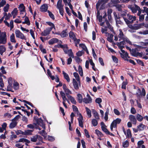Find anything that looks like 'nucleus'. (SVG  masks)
<instances>
[{"label":"nucleus","instance_id":"nucleus-1","mask_svg":"<svg viewBox=\"0 0 148 148\" xmlns=\"http://www.w3.org/2000/svg\"><path fill=\"white\" fill-rule=\"evenodd\" d=\"M119 34L118 36H114V40L115 41L118 40L119 42L116 43V45L118 46L120 49L123 48L124 47L123 45L127 43L130 45H132L131 42L129 39L126 36L123 32L121 29L119 30Z\"/></svg>","mask_w":148,"mask_h":148},{"label":"nucleus","instance_id":"nucleus-2","mask_svg":"<svg viewBox=\"0 0 148 148\" xmlns=\"http://www.w3.org/2000/svg\"><path fill=\"white\" fill-rule=\"evenodd\" d=\"M108 0H99L96 5V8L98 9H102L104 5L106 3Z\"/></svg>","mask_w":148,"mask_h":148},{"label":"nucleus","instance_id":"nucleus-3","mask_svg":"<svg viewBox=\"0 0 148 148\" xmlns=\"http://www.w3.org/2000/svg\"><path fill=\"white\" fill-rule=\"evenodd\" d=\"M7 40L6 32H1V44H5L6 43Z\"/></svg>","mask_w":148,"mask_h":148},{"label":"nucleus","instance_id":"nucleus-4","mask_svg":"<svg viewBox=\"0 0 148 148\" xmlns=\"http://www.w3.org/2000/svg\"><path fill=\"white\" fill-rule=\"evenodd\" d=\"M121 121V120L119 118H117L116 119L113 121L110 125V129L112 131L113 130V128H116L117 124H119Z\"/></svg>","mask_w":148,"mask_h":148},{"label":"nucleus","instance_id":"nucleus-5","mask_svg":"<svg viewBox=\"0 0 148 148\" xmlns=\"http://www.w3.org/2000/svg\"><path fill=\"white\" fill-rule=\"evenodd\" d=\"M15 33L16 38H20L22 40L26 39L25 37L20 30L16 29L15 31Z\"/></svg>","mask_w":148,"mask_h":148},{"label":"nucleus","instance_id":"nucleus-6","mask_svg":"<svg viewBox=\"0 0 148 148\" xmlns=\"http://www.w3.org/2000/svg\"><path fill=\"white\" fill-rule=\"evenodd\" d=\"M62 88L67 97L70 96V94H72L71 91L67 88L66 85L65 84H63Z\"/></svg>","mask_w":148,"mask_h":148},{"label":"nucleus","instance_id":"nucleus-7","mask_svg":"<svg viewBox=\"0 0 148 148\" xmlns=\"http://www.w3.org/2000/svg\"><path fill=\"white\" fill-rule=\"evenodd\" d=\"M145 91L144 88H142V91L139 88H138L137 90V92L136 93V95L138 97H140L142 95L144 96H145Z\"/></svg>","mask_w":148,"mask_h":148},{"label":"nucleus","instance_id":"nucleus-8","mask_svg":"<svg viewBox=\"0 0 148 148\" xmlns=\"http://www.w3.org/2000/svg\"><path fill=\"white\" fill-rule=\"evenodd\" d=\"M87 97L83 99V101L85 103H90L92 102V99L89 94H88L86 96Z\"/></svg>","mask_w":148,"mask_h":148},{"label":"nucleus","instance_id":"nucleus-9","mask_svg":"<svg viewBox=\"0 0 148 148\" xmlns=\"http://www.w3.org/2000/svg\"><path fill=\"white\" fill-rule=\"evenodd\" d=\"M123 48L120 49L121 53H120L121 57L125 60H127V58H129L128 53L125 52L124 50L122 49Z\"/></svg>","mask_w":148,"mask_h":148},{"label":"nucleus","instance_id":"nucleus-10","mask_svg":"<svg viewBox=\"0 0 148 148\" xmlns=\"http://www.w3.org/2000/svg\"><path fill=\"white\" fill-rule=\"evenodd\" d=\"M51 30V28H46L43 32H42L41 35L42 36H46L50 34V33Z\"/></svg>","mask_w":148,"mask_h":148},{"label":"nucleus","instance_id":"nucleus-11","mask_svg":"<svg viewBox=\"0 0 148 148\" xmlns=\"http://www.w3.org/2000/svg\"><path fill=\"white\" fill-rule=\"evenodd\" d=\"M129 119L133 124L136 125L137 123V120L135 116L133 115H130Z\"/></svg>","mask_w":148,"mask_h":148},{"label":"nucleus","instance_id":"nucleus-12","mask_svg":"<svg viewBox=\"0 0 148 148\" xmlns=\"http://www.w3.org/2000/svg\"><path fill=\"white\" fill-rule=\"evenodd\" d=\"M36 122L37 124L41 126L43 129H45V125L43 123L42 120L41 118L37 119L36 120Z\"/></svg>","mask_w":148,"mask_h":148},{"label":"nucleus","instance_id":"nucleus-13","mask_svg":"<svg viewBox=\"0 0 148 148\" xmlns=\"http://www.w3.org/2000/svg\"><path fill=\"white\" fill-rule=\"evenodd\" d=\"M4 23H5V25L8 27H10V30L12 29L14 27L13 23L14 21L13 20H11L10 22V24L7 22V21L5 19L3 21Z\"/></svg>","mask_w":148,"mask_h":148},{"label":"nucleus","instance_id":"nucleus-14","mask_svg":"<svg viewBox=\"0 0 148 148\" xmlns=\"http://www.w3.org/2000/svg\"><path fill=\"white\" fill-rule=\"evenodd\" d=\"M78 120L79 126L81 127H83V117L82 114L80 115V116H79V117L78 118Z\"/></svg>","mask_w":148,"mask_h":148},{"label":"nucleus","instance_id":"nucleus-15","mask_svg":"<svg viewBox=\"0 0 148 148\" xmlns=\"http://www.w3.org/2000/svg\"><path fill=\"white\" fill-rule=\"evenodd\" d=\"M62 3V0H58L56 5L57 8L58 9H63V5Z\"/></svg>","mask_w":148,"mask_h":148},{"label":"nucleus","instance_id":"nucleus-16","mask_svg":"<svg viewBox=\"0 0 148 148\" xmlns=\"http://www.w3.org/2000/svg\"><path fill=\"white\" fill-rule=\"evenodd\" d=\"M137 128L139 130V131H140L143 130L144 129H145L146 127L145 125L140 123L139 125L137 126Z\"/></svg>","mask_w":148,"mask_h":148},{"label":"nucleus","instance_id":"nucleus-17","mask_svg":"<svg viewBox=\"0 0 148 148\" xmlns=\"http://www.w3.org/2000/svg\"><path fill=\"white\" fill-rule=\"evenodd\" d=\"M11 16V15L9 13L7 15V13L5 12L4 13V16L1 19V21H2L4 18H5V20L8 19Z\"/></svg>","mask_w":148,"mask_h":148},{"label":"nucleus","instance_id":"nucleus-18","mask_svg":"<svg viewBox=\"0 0 148 148\" xmlns=\"http://www.w3.org/2000/svg\"><path fill=\"white\" fill-rule=\"evenodd\" d=\"M73 83L74 88L76 90H78L79 89V85H78L77 82L74 79H73Z\"/></svg>","mask_w":148,"mask_h":148},{"label":"nucleus","instance_id":"nucleus-19","mask_svg":"<svg viewBox=\"0 0 148 148\" xmlns=\"http://www.w3.org/2000/svg\"><path fill=\"white\" fill-rule=\"evenodd\" d=\"M127 17H128L130 21V23H132L134 21L136 20V17L132 15H130L128 14H127Z\"/></svg>","mask_w":148,"mask_h":148},{"label":"nucleus","instance_id":"nucleus-20","mask_svg":"<svg viewBox=\"0 0 148 148\" xmlns=\"http://www.w3.org/2000/svg\"><path fill=\"white\" fill-rule=\"evenodd\" d=\"M92 112L93 114V116L95 119H96L97 120H99V117L97 112L94 109L92 110Z\"/></svg>","mask_w":148,"mask_h":148},{"label":"nucleus","instance_id":"nucleus-21","mask_svg":"<svg viewBox=\"0 0 148 148\" xmlns=\"http://www.w3.org/2000/svg\"><path fill=\"white\" fill-rule=\"evenodd\" d=\"M58 41V40L57 38H53L49 41V43L50 45H52L54 43L57 42Z\"/></svg>","mask_w":148,"mask_h":148},{"label":"nucleus","instance_id":"nucleus-22","mask_svg":"<svg viewBox=\"0 0 148 148\" xmlns=\"http://www.w3.org/2000/svg\"><path fill=\"white\" fill-rule=\"evenodd\" d=\"M38 138H40L41 139L42 138V137L41 136L38 135H36L31 137V140L32 142H36L37 141V139Z\"/></svg>","mask_w":148,"mask_h":148},{"label":"nucleus","instance_id":"nucleus-23","mask_svg":"<svg viewBox=\"0 0 148 148\" xmlns=\"http://www.w3.org/2000/svg\"><path fill=\"white\" fill-rule=\"evenodd\" d=\"M43 129V130L42 131H39L38 132V133L42 135V136H43L44 138H46L47 137V133L45 131V129Z\"/></svg>","mask_w":148,"mask_h":148},{"label":"nucleus","instance_id":"nucleus-24","mask_svg":"<svg viewBox=\"0 0 148 148\" xmlns=\"http://www.w3.org/2000/svg\"><path fill=\"white\" fill-rule=\"evenodd\" d=\"M62 73L63 74L64 78L66 80L67 82H69L70 81V79L68 75L64 71H62Z\"/></svg>","mask_w":148,"mask_h":148},{"label":"nucleus","instance_id":"nucleus-25","mask_svg":"<svg viewBox=\"0 0 148 148\" xmlns=\"http://www.w3.org/2000/svg\"><path fill=\"white\" fill-rule=\"evenodd\" d=\"M69 36L70 38L73 39V40H76V36L75 34L73 32L71 31L69 33Z\"/></svg>","mask_w":148,"mask_h":148},{"label":"nucleus","instance_id":"nucleus-26","mask_svg":"<svg viewBox=\"0 0 148 148\" xmlns=\"http://www.w3.org/2000/svg\"><path fill=\"white\" fill-rule=\"evenodd\" d=\"M32 132V131L31 130H26L24 132H22V134L23 135H29L31 134Z\"/></svg>","mask_w":148,"mask_h":148},{"label":"nucleus","instance_id":"nucleus-27","mask_svg":"<svg viewBox=\"0 0 148 148\" xmlns=\"http://www.w3.org/2000/svg\"><path fill=\"white\" fill-rule=\"evenodd\" d=\"M17 124V122L16 121H12V122L9 125V127L10 129H12L15 127Z\"/></svg>","mask_w":148,"mask_h":148},{"label":"nucleus","instance_id":"nucleus-28","mask_svg":"<svg viewBox=\"0 0 148 148\" xmlns=\"http://www.w3.org/2000/svg\"><path fill=\"white\" fill-rule=\"evenodd\" d=\"M119 1V0H111V2L108 4V6L110 7H112L114 5L113 3H116Z\"/></svg>","mask_w":148,"mask_h":148},{"label":"nucleus","instance_id":"nucleus-29","mask_svg":"<svg viewBox=\"0 0 148 148\" xmlns=\"http://www.w3.org/2000/svg\"><path fill=\"white\" fill-rule=\"evenodd\" d=\"M136 120L139 121H142L143 120V116L139 114H137L136 115Z\"/></svg>","mask_w":148,"mask_h":148},{"label":"nucleus","instance_id":"nucleus-30","mask_svg":"<svg viewBox=\"0 0 148 148\" xmlns=\"http://www.w3.org/2000/svg\"><path fill=\"white\" fill-rule=\"evenodd\" d=\"M78 101L80 103L82 102L83 101V97L82 95L80 94H78L77 95Z\"/></svg>","mask_w":148,"mask_h":148},{"label":"nucleus","instance_id":"nucleus-31","mask_svg":"<svg viewBox=\"0 0 148 148\" xmlns=\"http://www.w3.org/2000/svg\"><path fill=\"white\" fill-rule=\"evenodd\" d=\"M128 7L130 9H140L138 6L135 4L132 5H129Z\"/></svg>","mask_w":148,"mask_h":148},{"label":"nucleus","instance_id":"nucleus-32","mask_svg":"<svg viewBox=\"0 0 148 148\" xmlns=\"http://www.w3.org/2000/svg\"><path fill=\"white\" fill-rule=\"evenodd\" d=\"M10 41L11 42L13 43H16V41L15 39V36L14 34V33H12L10 35Z\"/></svg>","mask_w":148,"mask_h":148},{"label":"nucleus","instance_id":"nucleus-33","mask_svg":"<svg viewBox=\"0 0 148 148\" xmlns=\"http://www.w3.org/2000/svg\"><path fill=\"white\" fill-rule=\"evenodd\" d=\"M67 97L69 99L72 103L74 104H76V101L73 97L70 95Z\"/></svg>","mask_w":148,"mask_h":148},{"label":"nucleus","instance_id":"nucleus-34","mask_svg":"<svg viewBox=\"0 0 148 148\" xmlns=\"http://www.w3.org/2000/svg\"><path fill=\"white\" fill-rule=\"evenodd\" d=\"M87 114L89 118H90L92 116L91 111L90 109L87 107H85Z\"/></svg>","mask_w":148,"mask_h":148},{"label":"nucleus","instance_id":"nucleus-35","mask_svg":"<svg viewBox=\"0 0 148 148\" xmlns=\"http://www.w3.org/2000/svg\"><path fill=\"white\" fill-rule=\"evenodd\" d=\"M144 25V23L138 24L134 27V28L136 29H138L142 27Z\"/></svg>","mask_w":148,"mask_h":148},{"label":"nucleus","instance_id":"nucleus-36","mask_svg":"<svg viewBox=\"0 0 148 148\" xmlns=\"http://www.w3.org/2000/svg\"><path fill=\"white\" fill-rule=\"evenodd\" d=\"M119 12L118 13L119 15L120 14L123 17H124V16H126L127 15V13L126 12L124 11H122L121 10H118Z\"/></svg>","mask_w":148,"mask_h":148},{"label":"nucleus","instance_id":"nucleus-37","mask_svg":"<svg viewBox=\"0 0 148 148\" xmlns=\"http://www.w3.org/2000/svg\"><path fill=\"white\" fill-rule=\"evenodd\" d=\"M126 136L128 138H130L132 137V134L131 131L130 129L127 130Z\"/></svg>","mask_w":148,"mask_h":148},{"label":"nucleus","instance_id":"nucleus-38","mask_svg":"<svg viewBox=\"0 0 148 148\" xmlns=\"http://www.w3.org/2000/svg\"><path fill=\"white\" fill-rule=\"evenodd\" d=\"M95 119H93L91 121L92 124L94 126H96L98 124V120Z\"/></svg>","mask_w":148,"mask_h":148},{"label":"nucleus","instance_id":"nucleus-39","mask_svg":"<svg viewBox=\"0 0 148 148\" xmlns=\"http://www.w3.org/2000/svg\"><path fill=\"white\" fill-rule=\"evenodd\" d=\"M122 146L124 148L127 147L129 146V142L127 140H126L122 143Z\"/></svg>","mask_w":148,"mask_h":148},{"label":"nucleus","instance_id":"nucleus-40","mask_svg":"<svg viewBox=\"0 0 148 148\" xmlns=\"http://www.w3.org/2000/svg\"><path fill=\"white\" fill-rule=\"evenodd\" d=\"M8 84V85L7 87V91H11L12 92H14V91L12 90V84L9 83Z\"/></svg>","mask_w":148,"mask_h":148},{"label":"nucleus","instance_id":"nucleus-41","mask_svg":"<svg viewBox=\"0 0 148 148\" xmlns=\"http://www.w3.org/2000/svg\"><path fill=\"white\" fill-rule=\"evenodd\" d=\"M7 124L5 123H4L2 125V129L1 128V133L3 132L4 130L6 131L5 128L7 127Z\"/></svg>","mask_w":148,"mask_h":148},{"label":"nucleus","instance_id":"nucleus-42","mask_svg":"<svg viewBox=\"0 0 148 148\" xmlns=\"http://www.w3.org/2000/svg\"><path fill=\"white\" fill-rule=\"evenodd\" d=\"M95 133L99 137H102L103 136V134L100 131H99L98 130H95Z\"/></svg>","mask_w":148,"mask_h":148},{"label":"nucleus","instance_id":"nucleus-43","mask_svg":"<svg viewBox=\"0 0 148 148\" xmlns=\"http://www.w3.org/2000/svg\"><path fill=\"white\" fill-rule=\"evenodd\" d=\"M19 142H25L27 143H29L30 142L29 140L25 138H21L18 141Z\"/></svg>","mask_w":148,"mask_h":148},{"label":"nucleus","instance_id":"nucleus-44","mask_svg":"<svg viewBox=\"0 0 148 148\" xmlns=\"http://www.w3.org/2000/svg\"><path fill=\"white\" fill-rule=\"evenodd\" d=\"M78 72L80 75L82 76L83 75V70L82 67L80 66H78Z\"/></svg>","mask_w":148,"mask_h":148},{"label":"nucleus","instance_id":"nucleus-45","mask_svg":"<svg viewBox=\"0 0 148 148\" xmlns=\"http://www.w3.org/2000/svg\"><path fill=\"white\" fill-rule=\"evenodd\" d=\"M144 143V142L143 140H142L138 141L137 143L138 146L136 148H140Z\"/></svg>","mask_w":148,"mask_h":148},{"label":"nucleus","instance_id":"nucleus-46","mask_svg":"<svg viewBox=\"0 0 148 148\" xmlns=\"http://www.w3.org/2000/svg\"><path fill=\"white\" fill-rule=\"evenodd\" d=\"M66 53L68 54L69 56L73 58V54L71 49H70L68 50L67 51V52H66Z\"/></svg>","mask_w":148,"mask_h":148},{"label":"nucleus","instance_id":"nucleus-47","mask_svg":"<svg viewBox=\"0 0 148 148\" xmlns=\"http://www.w3.org/2000/svg\"><path fill=\"white\" fill-rule=\"evenodd\" d=\"M19 84L17 82H15L13 84V88L15 90H17L19 88Z\"/></svg>","mask_w":148,"mask_h":148},{"label":"nucleus","instance_id":"nucleus-48","mask_svg":"<svg viewBox=\"0 0 148 148\" xmlns=\"http://www.w3.org/2000/svg\"><path fill=\"white\" fill-rule=\"evenodd\" d=\"M128 83L127 80L126 79L125 80V81L123 82L122 84V85L121 88L123 89H126V86L127 84Z\"/></svg>","mask_w":148,"mask_h":148},{"label":"nucleus","instance_id":"nucleus-49","mask_svg":"<svg viewBox=\"0 0 148 148\" xmlns=\"http://www.w3.org/2000/svg\"><path fill=\"white\" fill-rule=\"evenodd\" d=\"M18 11L17 10H13L12 12V14L13 16V18H14L17 15Z\"/></svg>","mask_w":148,"mask_h":148},{"label":"nucleus","instance_id":"nucleus-50","mask_svg":"<svg viewBox=\"0 0 148 148\" xmlns=\"http://www.w3.org/2000/svg\"><path fill=\"white\" fill-rule=\"evenodd\" d=\"M73 75L75 78L76 79L77 81H79V75L76 72H75L73 73Z\"/></svg>","mask_w":148,"mask_h":148},{"label":"nucleus","instance_id":"nucleus-51","mask_svg":"<svg viewBox=\"0 0 148 148\" xmlns=\"http://www.w3.org/2000/svg\"><path fill=\"white\" fill-rule=\"evenodd\" d=\"M67 35V33L66 30L63 31L61 33H60V36L62 37H65Z\"/></svg>","mask_w":148,"mask_h":148},{"label":"nucleus","instance_id":"nucleus-52","mask_svg":"<svg viewBox=\"0 0 148 148\" xmlns=\"http://www.w3.org/2000/svg\"><path fill=\"white\" fill-rule=\"evenodd\" d=\"M113 36L112 34H110L107 40L108 41L110 42H112L113 41Z\"/></svg>","mask_w":148,"mask_h":148},{"label":"nucleus","instance_id":"nucleus-53","mask_svg":"<svg viewBox=\"0 0 148 148\" xmlns=\"http://www.w3.org/2000/svg\"><path fill=\"white\" fill-rule=\"evenodd\" d=\"M25 21L26 22V24H27V25H29L30 24V23L29 20L27 17L25 16V17L24 19Z\"/></svg>","mask_w":148,"mask_h":148},{"label":"nucleus","instance_id":"nucleus-54","mask_svg":"<svg viewBox=\"0 0 148 148\" xmlns=\"http://www.w3.org/2000/svg\"><path fill=\"white\" fill-rule=\"evenodd\" d=\"M115 6L117 8L119 9H122L124 8L125 6L123 5H120L119 4L116 5Z\"/></svg>","mask_w":148,"mask_h":148},{"label":"nucleus","instance_id":"nucleus-55","mask_svg":"<svg viewBox=\"0 0 148 148\" xmlns=\"http://www.w3.org/2000/svg\"><path fill=\"white\" fill-rule=\"evenodd\" d=\"M5 50L6 48L4 46H1V55H2Z\"/></svg>","mask_w":148,"mask_h":148},{"label":"nucleus","instance_id":"nucleus-56","mask_svg":"<svg viewBox=\"0 0 148 148\" xmlns=\"http://www.w3.org/2000/svg\"><path fill=\"white\" fill-rule=\"evenodd\" d=\"M47 23L49 25L51 26V27L49 28H51L52 29L53 28H54V29H55L54 25L53 23L50 22H47Z\"/></svg>","mask_w":148,"mask_h":148},{"label":"nucleus","instance_id":"nucleus-57","mask_svg":"<svg viewBox=\"0 0 148 148\" xmlns=\"http://www.w3.org/2000/svg\"><path fill=\"white\" fill-rule=\"evenodd\" d=\"M112 13L111 10H108V17L109 20L110 21L112 19V17L111 14Z\"/></svg>","mask_w":148,"mask_h":148},{"label":"nucleus","instance_id":"nucleus-58","mask_svg":"<svg viewBox=\"0 0 148 148\" xmlns=\"http://www.w3.org/2000/svg\"><path fill=\"white\" fill-rule=\"evenodd\" d=\"M138 33L141 34L147 35L148 34V30L146 29L143 31H140Z\"/></svg>","mask_w":148,"mask_h":148},{"label":"nucleus","instance_id":"nucleus-59","mask_svg":"<svg viewBox=\"0 0 148 148\" xmlns=\"http://www.w3.org/2000/svg\"><path fill=\"white\" fill-rule=\"evenodd\" d=\"M47 12L49 13V15L50 17L52 19L54 20L55 19V17L53 14L49 10H48Z\"/></svg>","mask_w":148,"mask_h":148},{"label":"nucleus","instance_id":"nucleus-60","mask_svg":"<svg viewBox=\"0 0 148 148\" xmlns=\"http://www.w3.org/2000/svg\"><path fill=\"white\" fill-rule=\"evenodd\" d=\"M7 134V132L6 131H5L3 134L1 135V139H5L6 138V134Z\"/></svg>","mask_w":148,"mask_h":148},{"label":"nucleus","instance_id":"nucleus-61","mask_svg":"<svg viewBox=\"0 0 148 148\" xmlns=\"http://www.w3.org/2000/svg\"><path fill=\"white\" fill-rule=\"evenodd\" d=\"M48 6L47 4L42 5L40 7V9H47Z\"/></svg>","mask_w":148,"mask_h":148},{"label":"nucleus","instance_id":"nucleus-62","mask_svg":"<svg viewBox=\"0 0 148 148\" xmlns=\"http://www.w3.org/2000/svg\"><path fill=\"white\" fill-rule=\"evenodd\" d=\"M47 139L48 140L50 141H53L55 140V138L53 137L50 136H48Z\"/></svg>","mask_w":148,"mask_h":148},{"label":"nucleus","instance_id":"nucleus-63","mask_svg":"<svg viewBox=\"0 0 148 148\" xmlns=\"http://www.w3.org/2000/svg\"><path fill=\"white\" fill-rule=\"evenodd\" d=\"M79 46L80 47L82 48L84 50H86L87 48L85 45L83 44H80L79 45Z\"/></svg>","mask_w":148,"mask_h":148},{"label":"nucleus","instance_id":"nucleus-64","mask_svg":"<svg viewBox=\"0 0 148 148\" xmlns=\"http://www.w3.org/2000/svg\"><path fill=\"white\" fill-rule=\"evenodd\" d=\"M39 48L41 51L43 53H46V49L43 48L42 46L41 45H40Z\"/></svg>","mask_w":148,"mask_h":148}]
</instances>
